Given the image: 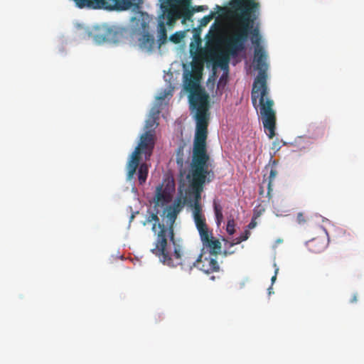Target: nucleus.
Here are the masks:
<instances>
[{"instance_id": "nucleus-16", "label": "nucleus", "mask_w": 364, "mask_h": 364, "mask_svg": "<svg viewBox=\"0 0 364 364\" xmlns=\"http://www.w3.org/2000/svg\"><path fill=\"white\" fill-rule=\"evenodd\" d=\"M158 33H159V48L164 44L167 41V32L166 28L165 22L159 19L158 24Z\"/></svg>"}, {"instance_id": "nucleus-21", "label": "nucleus", "mask_w": 364, "mask_h": 364, "mask_svg": "<svg viewBox=\"0 0 364 364\" xmlns=\"http://www.w3.org/2000/svg\"><path fill=\"white\" fill-rule=\"evenodd\" d=\"M160 2L166 4H171V3L183 4L186 7L190 6L191 0H159Z\"/></svg>"}, {"instance_id": "nucleus-34", "label": "nucleus", "mask_w": 364, "mask_h": 364, "mask_svg": "<svg viewBox=\"0 0 364 364\" xmlns=\"http://www.w3.org/2000/svg\"><path fill=\"white\" fill-rule=\"evenodd\" d=\"M159 99L163 100L164 99V96L159 97Z\"/></svg>"}, {"instance_id": "nucleus-1", "label": "nucleus", "mask_w": 364, "mask_h": 364, "mask_svg": "<svg viewBox=\"0 0 364 364\" xmlns=\"http://www.w3.org/2000/svg\"><path fill=\"white\" fill-rule=\"evenodd\" d=\"M228 14L232 21L223 41L225 52L215 55V63L223 70L228 69L230 58L237 57L240 52L245 50L249 36L252 35V41L255 45L254 62L258 74L253 83L251 100L253 106L257 108L259 99V114L263 126L268 131L269 138L272 139L275 135L276 112L273 109L274 101L267 97V55L259 45L258 28H253L259 14L231 8H229Z\"/></svg>"}, {"instance_id": "nucleus-32", "label": "nucleus", "mask_w": 364, "mask_h": 364, "mask_svg": "<svg viewBox=\"0 0 364 364\" xmlns=\"http://www.w3.org/2000/svg\"><path fill=\"white\" fill-rule=\"evenodd\" d=\"M356 301V296H354L351 301L353 302V301Z\"/></svg>"}, {"instance_id": "nucleus-17", "label": "nucleus", "mask_w": 364, "mask_h": 364, "mask_svg": "<svg viewBox=\"0 0 364 364\" xmlns=\"http://www.w3.org/2000/svg\"><path fill=\"white\" fill-rule=\"evenodd\" d=\"M214 212L218 226H220L223 220V208L215 200L213 202Z\"/></svg>"}, {"instance_id": "nucleus-30", "label": "nucleus", "mask_w": 364, "mask_h": 364, "mask_svg": "<svg viewBox=\"0 0 364 364\" xmlns=\"http://www.w3.org/2000/svg\"><path fill=\"white\" fill-rule=\"evenodd\" d=\"M256 223L254 221H251L250 224L248 225L249 228H254L255 227Z\"/></svg>"}, {"instance_id": "nucleus-26", "label": "nucleus", "mask_w": 364, "mask_h": 364, "mask_svg": "<svg viewBox=\"0 0 364 364\" xmlns=\"http://www.w3.org/2000/svg\"><path fill=\"white\" fill-rule=\"evenodd\" d=\"M242 241L241 240L240 237H236L235 239H233L231 242H229V245L230 247H233L234 245H238L240 243H241Z\"/></svg>"}, {"instance_id": "nucleus-2", "label": "nucleus", "mask_w": 364, "mask_h": 364, "mask_svg": "<svg viewBox=\"0 0 364 364\" xmlns=\"http://www.w3.org/2000/svg\"><path fill=\"white\" fill-rule=\"evenodd\" d=\"M214 55L215 51L213 48H200L191 62L192 70H187L183 74L185 89L190 92V107L196 110V132H198L200 128L203 129L204 132H208L210 119L209 96L200 87L198 82L203 69L204 61H208Z\"/></svg>"}, {"instance_id": "nucleus-29", "label": "nucleus", "mask_w": 364, "mask_h": 364, "mask_svg": "<svg viewBox=\"0 0 364 364\" xmlns=\"http://www.w3.org/2000/svg\"><path fill=\"white\" fill-rule=\"evenodd\" d=\"M233 253H234V251L224 250L223 254L224 256H228V255H232Z\"/></svg>"}, {"instance_id": "nucleus-23", "label": "nucleus", "mask_w": 364, "mask_h": 364, "mask_svg": "<svg viewBox=\"0 0 364 364\" xmlns=\"http://www.w3.org/2000/svg\"><path fill=\"white\" fill-rule=\"evenodd\" d=\"M176 163L182 166L183 164V147L179 146L176 151Z\"/></svg>"}, {"instance_id": "nucleus-33", "label": "nucleus", "mask_w": 364, "mask_h": 364, "mask_svg": "<svg viewBox=\"0 0 364 364\" xmlns=\"http://www.w3.org/2000/svg\"><path fill=\"white\" fill-rule=\"evenodd\" d=\"M323 231H324L325 235H326V237H328V232H327L326 230V229H323Z\"/></svg>"}, {"instance_id": "nucleus-10", "label": "nucleus", "mask_w": 364, "mask_h": 364, "mask_svg": "<svg viewBox=\"0 0 364 364\" xmlns=\"http://www.w3.org/2000/svg\"><path fill=\"white\" fill-rule=\"evenodd\" d=\"M229 8L259 14L260 4L255 0H231Z\"/></svg>"}, {"instance_id": "nucleus-24", "label": "nucleus", "mask_w": 364, "mask_h": 364, "mask_svg": "<svg viewBox=\"0 0 364 364\" xmlns=\"http://www.w3.org/2000/svg\"><path fill=\"white\" fill-rule=\"evenodd\" d=\"M213 16H214V14L211 13L210 14L203 17V18L200 20V26H205L212 20Z\"/></svg>"}, {"instance_id": "nucleus-5", "label": "nucleus", "mask_w": 364, "mask_h": 364, "mask_svg": "<svg viewBox=\"0 0 364 364\" xmlns=\"http://www.w3.org/2000/svg\"><path fill=\"white\" fill-rule=\"evenodd\" d=\"M155 146V134L151 130L141 134L138 146L132 152L127 164V179L131 181L136 169L139 183L143 185L149 173V161L153 154Z\"/></svg>"}, {"instance_id": "nucleus-12", "label": "nucleus", "mask_w": 364, "mask_h": 364, "mask_svg": "<svg viewBox=\"0 0 364 364\" xmlns=\"http://www.w3.org/2000/svg\"><path fill=\"white\" fill-rule=\"evenodd\" d=\"M155 39L153 35L149 33H144L139 38V48L148 53L152 52L155 47Z\"/></svg>"}, {"instance_id": "nucleus-35", "label": "nucleus", "mask_w": 364, "mask_h": 364, "mask_svg": "<svg viewBox=\"0 0 364 364\" xmlns=\"http://www.w3.org/2000/svg\"><path fill=\"white\" fill-rule=\"evenodd\" d=\"M134 215H132L131 216V220L134 218Z\"/></svg>"}, {"instance_id": "nucleus-18", "label": "nucleus", "mask_w": 364, "mask_h": 364, "mask_svg": "<svg viewBox=\"0 0 364 364\" xmlns=\"http://www.w3.org/2000/svg\"><path fill=\"white\" fill-rule=\"evenodd\" d=\"M205 9H207V8H205L204 6H195L192 9V10L187 9L183 14V17L186 19H188L193 15V12H200Z\"/></svg>"}, {"instance_id": "nucleus-11", "label": "nucleus", "mask_w": 364, "mask_h": 364, "mask_svg": "<svg viewBox=\"0 0 364 364\" xmlns=\"http://www.w3.org/2000/svg\"><path fill=\"white\" fill-rule=\"evenodd\" d=\"M328 242V238L317 237L307 242L306 245L309 251L320 253L326 249Z\"/></svg>"}, {"instance_id": "nucleus-15", "label": "nucleus", "mask_w": 364, "mask_h": 364, "mask_svg": "<svg viewBox=\"0 0 364 364\" xmlns=\"http://www.w3.org/2000/svg\"><path fill=\"white\" fill-rule=\"evenodd\" d=\"M159 112H152L149 116L148 119L146 121L145 124V129L146 131L151 130L154 132V129L158 126L159 123L157 122V119L159 118ZM155 134V133H154Z\"/></svg>"}, {"instance_id": "nucleus-13", "label": "nucleus", "mask_w": 364, "mask_h": 364, "mask_svg": "<svg viewBox=\"0 0 364 364\" xmlns=\"http://www.w3.org/2000/svg\"><path fill=\"white\" fill-rule=\"evenodd\" d=\"M161 3V8L163 9V14L160 18L163 19L166 18V24L168 26H171L176 20L179 17L176 11L169 9V7L173 6L174 3H171V4H166Z\"/></svg>"}, {"instance_id": "nucleus-9", "label": "nucleus", "mask_w": 364, "mask_h": 364, "mask_svg": "<svg viewBox=\"0 0 364 364\" xmlns=\"http://www.w3.org/2000/svg\"><path fill=\"white\" fill-rule=\"evenodd\" d=\"M196 228L203 243V248L208 254L218 256L221 252V243L213 236L212 230H209L206 220L196 224Z\"/></svg>"}, {"instance_id": "nucleus-31", "label": "nucleus", "mask_w": 364, "mask_h": 364, "mask_svg": "<svg viewBox=\"0 0 364 364\" xmlns=\"http://www.w3.org/2000/svg\"><path fill=\"white\" fill-rule=\"evenodd\" d=\"M273 145H274V147H273L274 149L276 148L277 146H279V144H277L276 142H274Z\"/></svg>"}, {"instance_id": "nucleus-22", "label": "nucleus", "mask_w": 364, "mask_h": 364, "mask_svg": "<svg viewBox=\"0 0 364 364\" xmlns=\"http://www.w3.org/2000/svg\"><path fill=\"white\" fill-rule=\"evenodd\" d=\"M235 222L234 219L232 218H229L228 220V223H227V226H226L227 232L230 235H233L235 232Z\"/></svg>"}, {"instance_id": "nucleus-14", "label": "nucleus", "mask_w": 364, "mask_h": 364, "mask_svg": "<svg viewBox=\"0 0 364 364\" xmlns=\"http://www.w3.org/2000/svg\"><path fill=\"white\" fill-rule=\"evenodd\" d=\"M170 199V196L163 189V186H158L156 187V194L154 198L156 205L164 206L169 202Z\"/></svg>"}, {"instance_id": "nucleus-4", "label": "nucleus", "mask_w": 364, "mask_h": 364, "mask_svg": "<svg viewBox=\"0 0 364 364\" xmlns=\"http://www.w3.org/2000/svg\"><path fill=\"white\" fill-rule=\"evenodd\" d=\"M183 206L181 199L178 198L174 200L173 205L166 208L164 213H166V225L160 223L157 214L154 213H150L142 223L143 225H146L154 222L152 231L156 235V238L155 247L151 251L159 258L161 262L164 259L167 261V257H171L176 246H182L180 240L175 239L173 225Z\"/></svg>"}, {"instance_id": "nucleus-27", "label": "nucleus", "mask_w": 364, "mask_h": 364, "mask_svg": "<svg viewBox=\"0 0 364 364\" xmlns=\"http://www.w3.org/2000/svg\"><path fill=\"white\" fill-rule=\"evenodd\" d=\"M250 235V232L247 230H246L240 236V239L243 242V241H245L248 239L249 236Z\"/></svg>"}, {"instance_id": "nucleus-7", "label": "nucleus", "mask_w": 364, "mask_h": 364, "mask_svg": "<svg viewBox=\"0 0 364 364\" xmlns=\"http://www.w3.org/2000/svg\"><path fill=\"white\" fill-rule=\"evenodd\" d=\"M80 9L125 11L130 9L136 0H73Z\"/></svg>"}, {"instance_id": "nucleus-20", "label": "nucleus", "mask_w": 364, "mask_h": 364, "mask_svg": "<svg viewBox=\"0 0 364 364\" xmlns=\"http://www.w3.org/2000/svg\"><path fill=\"white\" fill-rule=\"evenodd\" d=\"M185 37L184 33L182 31L176 32L175 33L172 34L169 39L171 42L174 43H179L182 39Z\"/></svg>"}, {"instance_id": "nucleus-6", "label": "nucleus", "mask_w": 364, "mask_h": 364, "mask_svg": "<svg viewBox=\"0 0 364 364\" xmlns=\"http://www.w3.org/2000/svg\"><path fill=\"white\" fill-rule=\"evenodd\" d=\"M161 262L172 267L180 265L182 269L189 271L196 267L205 274H211L220 270L217 256L208 254L204 249L201 250L200 254L196 259L195 257L191 258L185 255L182 246H176L171 257H167V261L164 259Z\"/></svg>"}, {"instance_id": "nucleus-3", "label": "nucleus", "mask_w": 364, "mask_h": 364, "mask_svg": "<svg viewBox=\"0 0 364 364\" xmlns=\"http://www.w3.org/2000/svg\"><path fill=\"white\" fill-rule=\"evenodd\" d=\"M203 129L200 128L198 132L195 134L191 164L192 182L189 197L191 198L193 196V203L191 205L193 207V215L195 224H198L199 221L205 220L200 204L201 192L207 176H214L213 172L208 170V162L210 157L207 153L208 132H204Z\"/></svg>"}, {"instance_id": "nucleus-8", "label": "nucleus", "mask_w": 364, "mask_h": 364, "mask_svg": "<svg viewBox=\"0 0 364 364\" xmlns=\"http://www.w3.org/2000/svg\"><path fill=\"white\" fill-rule=\"evenodd\" d=\"M128 28L119 26L102 25L95 28L92 33L94 41L98 43L105 42L118 43L128 34Z\"/></svg>"}, {"instance_id": "nucleus-28", "label": "nucleus", "mask_w": 364, "mask_h": 364, "mask_svg": "<svg viewBox=\"0 0 364 364\" xmlns=\"http://www.w3.org/2000/svg\"><path fill=\"white\" fill-rule=\"evenodd\" d=\"M279 271V269L278 268H276L275 269V272H274V275L272 277L271 280H272V282H274V281L276 280L277 279V272Z\"/></svg>"}, {"instance_id": "nucleus-19", "label": "nucleus", "mask_w": 364, "mask_h": 364, "mask_svg": "<svg viewBox=\"0 0 364 364\" xmlns=\"http://www.w3.org/2000/svg\"><path fill=\"white\" fill-rule=\"evenodd\" d=\"M277 175V170L275 168H271L270 172H269V176L268 184H267V188H268L267 194L268 195L270 194V192L272 190V183H273V181L274 180V178H276Z\"/></svg>"}, {"instance_id": "nucleus-25", "label": "nucleus", "mask_w": 364, "mask_h": 364, "mask_svg": "<svg viewBox=\"0 0 364 364\" xmlns=\"http://www.w3.org/2000/svg\"><path fill=\"white\" fill-rule=\"evenodd\" d=\"M296 220L299 224H304L306 222L305 217L302 213H299L297 214Z\"/></svg>"}]
</instances>
